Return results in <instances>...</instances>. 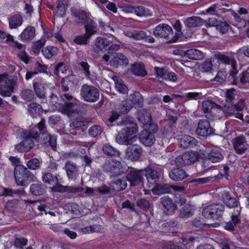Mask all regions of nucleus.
<instances>
[{
    "instance_id": "51",
    "label": "nucleus",
    "mask_w": 249,
    "mask_h": 249,
    "mask_svg": "<svg viewBox=\"0 0 249 249\" xmlns=\"http://www.w3.org/2000/svg\"><path fill=\"white\" fill-rule=\"evenodd\" d=\"M90 38L87 34H81L76 36L73 42L79 45H86L88 43V41Z\"/></svg>"
},
{
    "instance_id": "32",
    "label": "nucleus",
    "mask_w": 249,
    "mask_h": 249,
    "mask_svg": "<svg viewBox=\"0 0 249 249\" xmlns=\"http://www.w3.org/2000/svg\"><path fill=\"white\" fill-rule=\"evenodd\" d=\"M9 28L11 29H17L23 23V18L19 14H15L8 18Z\"/></svg>"
},
{
    "instance_id": "13",
    "label": "nucleus",
    "mask_w": 249,
    "mask_h": 249,
    "mask_svg": "<svg viewBox=\"0 0 249 249\" xmlns=\"http://www.w3.org/2000/svg\"><path fill=\"white\" fill-rule=\"evenodd\" d=\"M144 171L138 170L134 168H131L125 177L126 181H128L131 186H137L143 183Z\"/></svg>"
},
{
    "instance_id": "9",
    "label": "nucleus",
    "mask_w": 249,
    "mask_h": 249,
    "mask_svg": "<svg viewBox=\"0 0 249 249\" xmlns=\"http://www.w3.org/2000/svg\"><path fill=\"white\" fill-rule=\"evenodd\" d=\"M225 206L220 203H213L204 208L202 215L206 219L218 220L222 218Z\"/></svg>"
},
{
    "instance_id": "36",
    "label": "nucleus",
    "mask_w": 249,
    "mask_h": 249,
    "mask_svg": "<svg viewBox=\"0 0 249 249\" xmlns=\"http://www.w3.org/2000/svg\"><path fill=\"white\" fill-rule=\"evenodd\" d=\"M130 101L135 107H141L143 106V99L138 91H134L130 95Z\"/></svg>"
},
{
    "instance_id": "4",
    "label": "nucleus",
    "mask_w": 249,
    "mask_h": 249,
    "mask_svg": "<svg viewBox=\"0 0 249 249\" xmlns=\"http://www.w3.org/2000/svg\"><path fill=\"white\" fill-rule=\"evenodd\" d=\"M59 174L54 175L52 173L44 172L42 174V179L45 184L52 186L53 192L61 193L75 194L84 190V188L78 186H63L60 183Z\"/></svg>"
},
{
    "instance_id": "57",
    "label": "nucleus",
    "mask_w": 249,
    "mask_h": 249,
    "mask_svg": "<svg viewBox=\"0 0 249 249\" xmlns=\"http://www.w3.org/2000/svg\"><path fill=\"white\" fill-rule=\"evenodd\" d=\"M102 132L101 127L98 125H94L90 127L88 130L89 134L92 137H95Z\"/></svg>"
},
{
    "instance_id": "11",
    "label": "nucleus",
    "mask_w": 249,
    "mask_h": 249,
    "mask_svg": "<svg viewBox=\"0 0 249 249\" xmlns=\"http://www.w3.org/2000/svg\"><path fill=\"white\" fill-rule=\"evenodd\" d=\"M163 174V170L160 167L156 166L148 167L144 171L148 183L152 185H156Z\"/></svg>"
},
{
    "instance_id": "60",
    "label": "nucleus",
    "mask_w": 249,
    "mask_h": 249,
    "mask_svg": "<svg viewBox=\"0 0 249 249\" xmlns=\"http://www.w3.org/2000/svg\"><path fill=\"white\" fill-rule=\"evenodd\" d=\"M67 71L65 63L63 62L59 63L55 68L53 73L57 76H60L61 74L65 73Z\"/></svg>"
},
{
    "instance_id": "44",
    "label": "nucleus",
    "mask_w": 249,
    "mask_h": 249,
    "mask_svg": "<svg viewBox=\"0 0 249 249\" xmlns=\"http://www.w3.org/2000/svg\"><path fill=\"white\" fill-rule=\"evenodd\" d=\"M216 57L218 61L221 63L226 65L231 64V65H234L235 64H236V61L234 58H232L220 53H218L216 54Z\"/></svg>"
},
{
    "instance_id": "6",
    "label": "nucleus",
    "mask_w": 249,
    "mask_h": 249,
    "mask_svg": "<svg viewBox=\"0 0 249 249\" xmlns=\"http://www.w3.org/2000/svg\"><path fill=\"white\" fill-rule=\"evenodd\" d=\"M60 97L65 103L63 107L64 110L69 115H72L83 113L82 106L77 103V100L68 93H60Z\"/></svg>"
},
{
    "instance_id": "40",
    "label": "nucleus",
    "mask_w": 249,
    "mask_h": 249,
    "mask_svg": "<svg viewBox=\"0 0 249 249\" xmlns=\"http://www.w3.org/2000/svg\"><path fill=\"white\" fill-rule=\"evenodd\" d=\"M184 23L188 27H196L202 25L203 20L198 17H192L187 18Z\"/></svg>"
},
{
    "instance_id": "24",
    "label": "nucleus",
    "mask_w": 249,
    "mask_h": 249,
    "mask_svg": "<svg viewBox=\"0 0 249 249\" xmlns=\"http://www.w3.org/2000/svg\"><path fill=\"white\" fill-rule=\"evenodd\" d=\"M137 118L143 127L148 126L150 123H154L150 113L146 109H141L137 112Z\"/></svg>"
},
{
    "instance_id": "1",
    "label": "nucleus",
    "mask_w": 249,
    "mask_h": 249,
    "mask_svg": "<svg viewBox=\"0 0 249 249\" xmlns=\"http://www.w3.org/2000/svg\"><path fill=\"white\" fill-rule=\"evenodd\" d=\"M198 159V154L193 151L184 152L178 156L175 160L176 167L173 168L169 173L170 178L175 181L184 179L188 175L182 167L194 163Z\"/></svg>"
},
{
    "instance_id": "58",
    "label": "nucleus",
    "mask_w": 249,
    "mask_h": 249,
    "mask_svg": "<svg viewBox=\"0 0 249 249\" xmlns=\"http://www.w3.org/2000/svg\"><path fill=\"white\" fill-rule=\"evenodd\" d=\"M21 97L26 101H30L34 98V94L31 89H26L22 90Z\"/></svg>"
},
{
    "instance_id": "50",
    "label": "nucleus",
    "mask_w": 249,
    "mask_h": 249,
    "mask_svg": "<svg viewBox=\"0 0 249 249\" xmlns=\"http://www.w3.org/2000/svg\"><path fill=\"white\" fill-rule=\"evenodd\" d=\"M137 205L140 209L147 212L150 210L151 206L150 201L144 198L138 199L137 201Z\"/></svg>"
},
{
    "instance_id": "46",
    "label": "nucleus",
    "mask_w": 249,
    "mask_h": 249,
    "mask_svg": "<svg viewBox=\"0 0 249 249\" xmlns=\"http://www.w3.org/2000/svg\"><path fill=\"white\" fill-rule=\"evenodd\" d=\"M185 56L192 60H198L202 57L201 51L196 49H191L186 50L185 52Z\"/></svg>"
},
{
    "instance_id": "25",
    "label": "nucleus",
    "mask_w": 249,
    "mask_h": 249,
    "mask_svg": "<svg viewBox=\"0 0 249 249\" xmlns=\"http://www.w3.org/2000/svg\"><path fill=\"white\" fill-rule=\"evenodd\" d=\"M129 62L127 58L123 53H116L113 57L110 60V66L114 68H118L120 66H126Z\"/></svg>"
},
{
    "instance_id": "55",
    "label": "nucleus",
    "mask_w": 249,
    "mask_h": 249,
    "mask_svg": "<svg viewBox=\"0 0 249 249\" xmlns=\"http://www.w3.org/2000/svg\"><path fill=\"white\" fill-rule=\"evenodd\" d=\"M41 162L36 158L32 159L27 162L26 165L31 170H36L40 167Z\"/></svg>"
},
{
    "instance_id": "54",
    "label": "nucleus",
    "mask_w": 249,
    "mask_h": 249,
    "mask_svg": "<svg viewBox=\"0 0 249 249\" xmlns=\"http://www.w3.org/2000/svg\"><path fill=\"white\" fill-rule=\"evenodd\" d=\"M68 1L67 0H58L56 2L57 12H62L61 15H63L67 8Z\"/></svg>"
},
{
    "instance_id": "52",
    "label": "nucleus",
    "mask_w": 249,
    "mask_h": 249,
    "mask_svg": "<svg viewBox=\"0 0 249 249\" xmlns=\"http://www.w3.org/2000/svg\"><path fill=\"white\" fill-rule=\"evenodd\" d=\"M193 214L192 206L190 204H186L183 207L180 211V214L182 217H188L191 216Z\"/></svg>"
},
{
    "instance_id": "22",
    "label": "nucleus",
    "mask_w": 249,
    "mask_h": 249,
    "mask_svg": "<svg viewBox=\"0 0 249 249\" xmlns=\"http://www.w3.org/2000/svg\"><path fill=\"white\" fill-rule=\"evenodd\" d=\"M210 127L209 121L206 119L200 120L196 130V133L199 136L206 137L210 134V131H209Z\"/></svg>"
},
{
    "instance_id": "7",
    "label": "nucleus",
    "mask_w": 249,
    "mask_h": 249,
    "mask_svg": "<svg viewBox=\"0 0 249 249\" xmlns=\"http://www.w3.org/2000/svg\"><path fill=\"white\" fill-rule=\"evenodd\" d=\"M14 176L16 184L22 186H27L32 181L33 177L31 172L21 164L16 165Z\"/></svg>"
},
{
    "instance_id": "27",
    "label": "nucleus",
    "mask_w": 249,
    "mask_h": 249,
    "mask_svg": "<svg viewBox=\"0 0 249 249\" xmlns=\"http://www.w3.org/2000/svg\"><path fill=\"white\" fill-rule=\"evenodd\" d=\"M131 72L134 75L142 77L147 75V72L142 62H135L134 64H131Z\"/></svg>"
},
{
    "instance_id": "30",
    "label": "nucleus",
    "mask_w": 249,
    "mask_h": 249,
    "mask_svg": "<svg viewBox=\"0 0 249 249\" xmlns=\"http://www.w3.org/2000/svg\"><path fill=\"white\" fill-rule=\"evenodd\" d=\"M44 137L41 142V144L46 146H50L53 150L56 149V138L54 136H52L48 133L43 135Z\"/></svg>"
},
{
    "instance_id": "3",
    "label": "nucleus",
    "mask_w": 249,
    "mask_h": 249,
    "mask_svg": "<svg viewBox=\"0 0 249 249\" xmlns=\"http://www.w3.org/2000/svg\"><path fill=\"white\" fill-rule=\"evenodd\" d=\"M118 124L125 126L116 137V141L118 143L128 145L136 141L137 137L135 134L138 132V128L137 124L129 118H124L118 123Z\"/></svg>"
},
{
    "instance_id": "42",
    "label": "nucleus",
    "mask_w": 249,
    "mask_h": 249,
    "mask_svg": "<svg viewBox=\"0 0 249 249\" xmlns=\"http://www.w3.org/2000/svg\"><path fill=\"white\" fill-rule=\"evenodd\" d=\"M59 49L57 47L52 46H48L42 49L43 54L48 59L52 57L54 55H57Z\"/></svg>"
},
{
    "instance_id": "53",
    "label": "nucleus",
    "mask_w": 249,
    "mask_h": 249,
    "mask_svg": "<svg viewBox=\"0 0 249 249\" xmlns=\"http://www.w3.org/2000/svg\"><path fill=\"white\" fill-rule=\"evenodd\" d=\"M213 60L212 58L207 59L201 64V70L203 72L211 71L213 67Z\"/></svg>"
},
{
    "instance_id": "45",
    "label": "nucleus",
    "mask_w": 249,
    "mask_h": 249,
    "mask_svg": "<svg viewBox=\"0 0 249 249\" xmlns=\"http://www.w3.org/2000/svg\"><path fill=\"white\" fill-rule=\"evenodd\" d=\"M132 107V106L130 101L125 100L122 102L116 110L120 114H125L127 113Z\"/></svg>"
},
{
    "instance_id": "10",
    "label": "nucleus",
    "mask_w": 249,
    "mask_h": 249,
    "mask_svg": "<svg viewBox=\"0 0 249 249\" xmlns=\"http://www.w3.org/2000/svg\"><path fill=\"white\" fill-rule=\"evenodd\" d=\"M80 95L84 101L94 103L99 99L100 92L98 89L94 86L84 84L81 87Z\"/></svg>"
},
{
    "instance_id": "56",
    "label": "nucleus",
    "mask_w": 249,
    "mask_h": 249,
    "mask_svg": "<svg viewBox=\"0 0 249 249\" xmlns=\"http://www.w3.org/2000/svg\"><path fill=\"white\" fill-rule=\"evenodd\" d=\"M61 90L63 92L68 91L71 86V80L70 77L63 78L61 81Z\"/></svg>"
},
{
    "instance_id": "2",
    "label": "nucleus",
    "mask_w": 249,
    "mask_h": 249,
    "mask_svg": "<svg viewBox=\"0 0 249 249\" xmlns=\"http://www.w3.org/2000/svg\"><path fill=\"white\" fill-rule=\"evenodd\" d=\"M222 199L225 205L229 208H236L231 213V220L224 226L225 230L229 231H235V228L240 226L241 223L240 203L237 197L231 196L229 192H225L222 195Z\"/></svg>"
},
{
    "instance_id": "8",
    "label": "nucleus",
    "mask_w": 249,
    "mask_h": 249,
    "mask_svg": "<svg viewBox=\"0 0 249 249\" xmlns=\"http://www.w3.org/2000/svg\"><path fill=\"white\" fill-rule=\"evenodd\" d=\"M158 126L156 123H150L148 126L144 127L139 134V139L141 142L146 146H150L155 142V134L158 131Z\"/></svg>"
},
{
    "instance_id": "64",
    "label": "nucleus",
    "mask_w": 249,
    "mask_h": 249,
    "mask_svg": "<svg viewBox=\"0 0 249 249\" xmlns=\"http://www.w3.org/2000/svg\"><path fill=\"white\" fill-rule=\"evenodd\" d=\"M240 82L241 83L244 84L249 83V69H247L246 71H244L240 75Z\"/></svg>"
},
{
    "instance_id": "41",
    "label": "nucleus",
    "mask_w": 249,
    "mask_h": 249,
    "mask_svg": "<svg viewBox=\"0 0 249 249\" xmlns=\"http://www.w3.org/2000/svg\"><path fill=\"white\" fill-rule=\"evenodd\" d=\"M33 88L37 97L40 99L45 98V88L42 83L36 82L34 83Z\"/></svg>"
},
{
    "instance_id": "20",
    "label": "nucleus",
    "mask_w": 249,
    "mask_h": 249,
    "mask_svg": "<svg viewBox=\"0 0 249 249\" xmlns=\"http://www.w3.org/2000/svg\"><path fill=\"white\" fill-rule=\"evenodd\" d=\"M185 188L184 186L177 187L173 192L175 196V202L177 205L182 206L185 204L187 201V195L185 193Z\"/></svg>"
},
{
    "instance_id": "34",
    "label": "nucleus",
    "mask_w": 249,
    "mask_h": 249,
    "mask_svg": "<svg viewBox=\"0 0 249 249\" xmlns=\"http://www.w3.org/2000/svg\"><path fill=\"white\" fill-rule=\"evenodd\" d=\"M30 190L32 195L39 196L45 193L46 187L42 183H34L30 185Z\"/></svg>"
},
{
    "instance_id": "61",
    "label": "nucleus",
    "mask_w": 249,
    "mask_h": 249,
    "mask_svg": "<svg viewBox=\"0 0 249 249\" xmlns=\"http://www.w3.org/2000/svg\"><path fill=\"white\" fill-rule=\"evenodd\" d=\"M135 14L139 17L146 16L147 15V11L144 6L138 5L134 7Z\"/></svg>"
},
{
    "instance_id": "19",
    "label": "nucleus",
    "mask_w": 249,
    "mask_h": 249,
    "mask_svg": "<svg viewBox=\"0 0 249 249\" xmlns=\"http://www.w3.org/2000/svg\"><path fill=\"white\" fill-rule=\"evenodd\" d=\"M160 201L164 208V212L166 215L172 214L177 209V204L168 196L161 197Z\"/></svg>"
},
{
    "instance_id": "21",
    "label": "nucleus",
    "mask_w": 249,
    "mask_h": 249,
    "mask_svg": "<svg viewBox=\"0 0 249 249\" xmlns=\"http://www.w3.org/2000/svg\"><path fill=\"white\" fill-rule=\"evenodd\" d=\"M95 46L101 51H107V54H105L102 57V59L107 62L109 59V40L105 37H98L96 39Z\"/></svg>"
},
{
    "instance_id": "37",
    "label": "nucleus",
    "mask_w": 249,
    "mask_h": 249,
    "mask_svg": "<svg viewBox=\"0 0 249 249\" xmlns=\"http://www.w3.org/2000/svg\"><path fill=\"white\" fill-rule=\"evenodd\" d=\"M35 36V28L31 26L27 27L20 34V38L23 40H32Z\"/></svg>"
},
{
    "instance_id": "17",
    "label": "nucleus",
    "mask_w": 249,
    "mask_h": 249,
    "mask_svg": "<svg viewBox=\"0 0 249 249\" xmlns=\"http://www.w3.org/2000/svg\"><path fill=\"white\" fill-rule=\"evenodd\" d=\"M234 149L237 154H242L248 149L246 138L243 135H239L233 140Z\"/></svg>"
},
{
    "instance_id": "28",
    "label": "nucleus",
    "mask_w": 249,
    "mask_h": 249,
    "mask_svg": "<svg viewBox=\"0 0 249 249\" xmlns=\"http://www.w3.org/2000/svg\"><path fill=\"white\" fill-rule=\"evenodd\" d=\"M178 186L170 185L167 184H160L159 182L155 185V191L157 194L173 193Z\"/></svg>"
},
{
    "instance_id": "63",
    "label": "nucleus",
    "mask_w": 249,
    "mask_h": 249,
    "mask_svg": "<svg viewBox=\"0 0 249 249\" xmlns=\"http://www.w3.org/2000/svg\"><path fill=\"white\" fill-rule=\"evenodd\" d=\"M213 105H215L213 102L207 100L203 102L202 107L204 113H209L213 107Z\"/></svg>"
},
{
    "instance_id": "18",
    "label": "nucleus",
    "mask_w": 249,
    "mask_h": 249,
    "mask_svg": "<svg viewBox=\"0 0 249 249\" xmlns=\"http://www.w3.org/2000/svg\"><path fill=\"white\" fill-rule=\"evenodd\" d=\"M34 146V140L31 137L25 136L20 143L15 145V148L18 152H27L32 149Z\"/></svg>"
},
{
    "instance_id": "29",
    "label": "nucleus",
    "mask_w": 249,
    "mask_h": 249,
    "mask_svg": "<svg viewBox=\"0 0 249 249\" xmlns=\"http://www.w3.org/2000/svg\"><path fill=\"white\" fill-rule=\"evenodd\" d=\"M65 169L69 179H76L78 175V169L75 164L70 161L65 164Z\"/></svg>"
},
{
    "instance_id": "26",
    "label": "nucleus",
    "mask_w": 249,
    "mask_h": 249,
    "mask_svg": "<svg viewBox=\"0 0 249 249\" xmlns=\"http://www.w3.org/2000/svg\"><path fill=\"white\" fill-rule=\"evenodd\" d=\"M71 10L72 15L77 18L79 24L83 25L87 20L90 18L89 14L82 10L77 9L74 7H72Z\"/></svg>"
},
{
    "instance_id": "48",
    "label": "nucleus",
    "mask_w": 249,
    "mask_h": 249,
    "mask_svg": "<svg viewBox=\"0 0 249 249\" xmlns=\"http://www.w3.org/2000/svg\"><path fill=\"white\" fill-rule=\"evenodd\" d=\"M46 40L45 38H41L36 42L34 43L32 46V51L36 54H38L40 49L45 45Z\"/></svg>"
},
{
    "instance_id": "15",
    "label": "nucleus",
    "mask_w": 249,
    "mask_h": 249,
    "mask_svg": "<svg viewBox=\"0 0 249 249\" xmlns=\"http://www.w3.org/2000/svg\"><path fill=\"white\" fill-rule=\"evenodd\" d=\"M112 180L110 183V191L115 192L124 190L127 186V181L124 176L110 177Z\"/></svg>"
},
{
    "instance_id": "31",
    "label": "nucleus",
    "mask_w": 249,
    "mask_h": 249,
    "mask_svg": "<svg viewBox=\"0 0 249 249\" xmlns=\"http://www.w3.org/2000/svg\"><path fill=\"white\" fill-rule=\"evenodd\" d=\"M197 142V141L195 138L189 135H184L180 139V145L183 148H187L196 145Z\"/></svg>"
},
{
    "instance_id": "14",
    "label": "nucleus",
    "mask_w": 249,
    "mask_h": 249,
    "mask_svg": "<svg viewBox=\"0 0 249 249\" xmlns=\"http://www.w3.org/2000/svg\"><path fill=\"white\" fill-rule=\"evenodd\" d=\"M16 85L15 80L0 75V94L2 96H10Z\"/></svg>"
},
{
    "instance_id": "16",
    "label": "nucleus",
    "mask_w": 249,
    "mask_h": 249,
    "mask_svg": "<svg viewBox=\"0 0 249 249\" xmlns=\"http://www.w3.org/2000/svg\"><path fill=\"white\" fill-rule=\"evenodd\" d=\"M126 171L125 165H123L120 160L112 159L110 161V176H122Z\"/></svg>"
},
{
    "instance_id": "59",
    "label": "nucleus",
    "mask_w": 249,
    "mask_h": 249,
    "mask_svg": "<svg viewBox=\"0 0 249 249\" xmlns=\"http://www.w3.org/2000/svg\"><path fill=\"white\" fill-rule=\"evenodd\" d=\"M28 240L25 238H16L14 241V245L17 248L22 249L27 245Z\"/></svg>"
},
{
    "instance_id": "5",
    "label": "nucleus",
    "mask_w": 249,
    "mask_h": 249,
    "mask_svg": "<svg viewBox=\"0 0 249 249\" xmlns=\"http://www.w3.org/2000/svg\"><path fill=\"white\" fill-rule=\"evenodd\" d=\"M153 35L157 37L164 38L167 43H174L181 40L178 33L174 32L170 26L165 23L157 25L153 31Z\"/></svg>"
},
{
    "instance_id": "33",
    "label": "nucleus",
    "mask_w": 249,
    "mask_h": 249,
    "mask_svg": "<svg viewBox=\"0 0 249 249\" xmlns=\"http://www.w3.org/2000/svg\"><path fill=\"white\" fill-rule=\"evenodd\" d=\"M212 26H215L217 31L222 34H225L229 30V24L226 21L217 20L216 19H212Z\"/></svg>"
},
{
    "instance_id": "12",
    "label": "nucleus",
    "mask_w": 249,
    "mask_h": 249,
    "mask_svg": "<svg viewBox=\"0 0 249 249\" xmlns=\"http://www.w3.org/2000/svg\"><path fill=\"white\" fill-rule=\"evenodd\" d=\"M244 105V100L242 99H240L236 103H234V102L233 103H230L226 107V112L230 115H234L235 118L243 120V110Z\"/></svg>"
},
{
    "instance_id": "38",
    "label": "nucleus",
    "mask_w": 249,
    "mask_h": 249,
    "mask_svg": "<svg viewBox=\"0 0 249 249\" xmlns=\"http://www.w3.org/2000/svg\"><path fill=\"white\" fill-rule=\"evenodd\" d=\"M207 159L212 162L215 163L220 161L223 159V156L220 151L217 149H212L208 153Z\"/></svg>"
},
{
    "instance_id": "35",
    "label": "nucleus",
    "mask_w": 249,
    "mask_h": 249,
    "mask_svg": "<svg viewBox=\"0 0 249 249\" xmlns=\"http://www.w3.org/2000/svg\"><path fill=\"white\" fill-rule=\"evenodd\" d=\"M112 79L114 82L116 89L119 92L122 94L127 93L128 88L122 79L117 76H112Z\"/></svg>"
},
{
    "instance_id": "43",
    "label": "nucleus",
    "mask_w": 249,
    "mask_h": 249,
    "mask_svg": "<svg viewBox=\"0 0 249 249\" xmlns=\"http://www.w3.org/2000/svg\"><path fill=\"white\" fill-rule=\"evenodd\" d=\"M42 107L36 103H31L28 106V111L30 115L35 117L42 112Z\"/></svg>"
},
{
    "instance_id": "39",
    "label": "nucleus",
    "mask_w": 249,
    "mask_h": 249,
    "mask_svg": "<svg viewBox=\"0 0 249 249\" xmlns=\"http://www.w3.org/2000/svg\"><path fill=\"white\" fill-rule=\"evenodd\" d=\"M83 25H85V34H87L89 37H90L92 35L97 32V25L91 18L87 20Z\"/></svg>"
},
{
    "instance_id": "62",
    "label": "nucleus",
    "mask_w": 249,
    "mask_h": 249,
    "mask_svg": "<svg viewBox=\"0 0 249 249\" xmlns=\"http://www.w3.org/2000/svg\"><path fill=\"white\" fill-rule=\"evenodd\" d=\"M79 65L82 68V69L86 77L89 78L91 74L89 71V65L88 64V63L87 62L81 61L79 63Z\"/></svg>"
},
{
    "instance_id": "23",
    "label": "nucleus",
    "mask_w": 249,
    "mask_h": 249,
    "mask_svg": "<svg viewBox=\"0 0 249 249\" xmlns=\"http://www.w3.org/2000/svg\"><path fill=\"white\" fill-rule=\"evenodd\" d=\"M142 149L141 146L133 144L128 147L125 151L126 156L131 160H137L141 156Z\"/></svg>"
},
{
    "instance_id": "47",
    "label": "nucleus",
    "mask_w": 249,
    "mask_h": 249,
    "mask_svg": "<svg viewBox=\"0 0 249 249\" xmlns=\"http://www.w3.org/2000/svg\"><path fill=\"white\" fill-rule=\"evenodd\" d=\"M230 167L227 165H225L223 166V170L220 172L219 175L214 176L215 178L216 182H218L219 180L223 178H226L227 179L229 180L230 176L229 175Z\"/></svg>"
},
{
    "instance_id": "49",
    "label": "nucleus",
    "mask_w": 249,
    "mask_h": 249,
    "mask_svg": "<svg viewBox=\"0 0 249 249\" xmlns=\"http://www.w3.org/2000/svg\"><path fill=\"white\" fill-rule=\"evenodd\" d=\"M215 178L214 176H210L207 178H200L193 180V182L196 185L203 184L209 183L216 182Z\"/></svg>"
}]
</instances>
